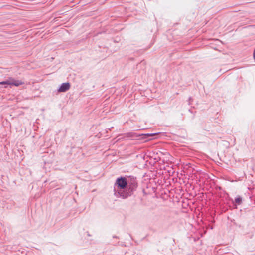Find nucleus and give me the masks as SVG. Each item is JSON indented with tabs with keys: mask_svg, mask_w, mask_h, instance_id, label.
Listing matches in <instances>:
<instances>
[{
	"mask_svg": "<svg viewBox=\"0 0 255 255\" xmlns=\"http://www.w3.org/2000/svg\"><path fill=\"white\" fill-rule=\"evenodd\" d=\"M116 184L119 188L124 189L127 185V181L125 177H120L116 180Z\"/></svg>",
	"mask_w": 255,
	"mask_h": 255,
	"instance_id": "f257e3e1",
	"label": "nucleus"
},
{
	"mask_svg": "<svg viewBox=\"0 0 255 255\" xmlns=\"http://www.w3.org/2000/svg\"><path fill=\"white\" fill-rule=\"evenodd\" d=\"M9 85L10 86H15L16 87L19 86L24 84V82L20 80H16L13 78L10 77L8 78Z\"/></svg>",
	"mask_w": 255,
	"mask_h": 255,
	"instance_id": "f03ea898",
	"label": "nucleus"
},
{
	"mask_svg": "<svg viewBox=\"0 0 255 255\" xmlns=\"http://www.w3.org/2000/svg\"><path fill=\"white\" fill-rule=\"evenodd\" d=\"M70 85L69 83H63L58 89L59 92H64L69 89Z\"/></svg>",
	"mask_w": 255,
	"mask_h": 255,
	"instance_id": "7ed1b4c3",
	"label": "nucleus"
},
{
	"mask_svg": "<svg viewBox=\"0 0 255 255\" xmlns=\"http://www.w3.org/2000/svg\"><path fill=\"white\" fill-rule=\"evenodd\" d=\"M242 199L240 197H238L235 199L236 203L239 205L242 203Z\"/></svg>",
	"mask_w": 255,
	"mask_h": 255,
	"instance_id": "20e7f679",
	"label": "nucleus"
},
{
	"mask_svg": "<svg viewBox=\"0 0 255 255\" xmlns=\"http://www.w3.org/2000/svg\"><path fill=\"white\" fill-rule=\"evenodd\" d=\"M9 83L8 79L4 81L0 82V85H3V84L9 85Z\"/></svg>",
	"mask_w": 255,
	"mask_h": 255,
	"instance_id": "39448f33",
	"label": "nucleus"
},
{
	"mask_svg": "<svg viewBox=\"0 0 255 255\" xmlns=\"http://www.w3.org/2000/svg\"><path fill=\"white\" fill-rule=\"evenodd\" d=\"M253 57H254V59L255 61V49L254 50V53H253Z\"/></svg>",
	"mask_w": 255,
	"mask_h": 255,
	"instance_id": "423d86ee",
	"label": "nucleus"
}]
</instances>
